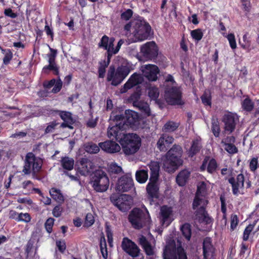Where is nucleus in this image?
Masks as SVG:
<instances>
[{
    "instance_id": "36",
    "label": "nucleus",
    "mask_w": 259,
    "mask_h": 259,
    "mask_svg": "<svg viewBox=\"0 0 259 259\" xmlns=\"http://www.w3.org/2000/svg\"><path fill=\"white\" fill-rule=\"evenodd\" d=\"M241 105L244 111L250 112L253 110L254 104L249 97H247L242 101Z\"/></svg>"
},
{
    "instance_id": "24",
    "label": "nucleus",
    "mask_w": 259,
    "mask_h": 259,
    "mask_svg": "<svg viewBox=\"0 0 259 259\" xmlns=\"http://www.w3.org/2000/svg\"><path fill=\"white\" fill-rule=\"evenodd\" d=\"M147 197L149 199L153 200L159 197V183H148L146 188Z\"/></svg>"
},
{
    "instance_id": "37",
    "label": "nucleus",
    "mask_w": 259,
    "mask_h": 259,
    "mask_svg": "<svg viewBox=\"0 0 259 259\" xmlns=\"http://www.w3.org/2000/svg\"><path fill=\"white\" fill-rule=\"evenodd\" d=\"M100 248L102 255L104 259H107L108 257V251L107 247V243L105 238L102 236L100 240Z\"/></svg>"
},
{
    "instance_id": "18",
    "label": "nucleus",
    "mask_w": 259,
    "mask_h": 259,
    "mask_svg": "<svg viewBox=\"0 0 259 259\" xmlns=\"http://www.w3.org/2000/svg\"><path fill=\"white\" fill-rule=\"evenodd\" d=\"M144 81L142 74L137 73H133L128 78L127 81L124 84L120 89L121 93H126L129 89L133 87L141 84Z\"/></svg>"
},
{
    "instance_id": "17",
    "label": "nucleus",
    "mask_w": 259,
    "mask_h": 259,
    "mask_svg": "<svg viewBox=\"0 0 259 259\" xmlns=\"http://www.w3.org/2000/svg\"><path fill=\"white\" fill-rule=\"evenodd\" d=\"M203 259H216V249L210 237H205L202 243Z\"/></svg>"
},
{
    "instance_id": "47",
    "label": "nucleus",
    "mask_w": 259,
    "mask_h": 259,
    "mask_svg": "<svg viewBox=\"0 0 259 259\" xmlns=\"http://www.w3.org/2000/svg\"><path fill=\"white\" fill-rule=\"evenodd\" d=\"M254 226V224L251 225L249 224L244 230L242 239L244 241H246L248 240L249 235L252 232Z\"/></svg>"
},
{
    "instance_id": "62",
    "label": "nucleus",
    "mask_w": 259,
    "mask_h": 259,
    "mask_svg": "<svg viewBox=\"0 0 259 259\" xmlns=\"http://www.w3.org/2000/svg\"><path fill=\"white\" fill-rule=\"evenodd\" d=\"M62 88V81L59 77L57 80H56V83L54 84V87L52 90V92L56 94L59 92Z\"/></svg>"
},
{
    "instance_id": "13",
    "label": "nucleus",
    "mask_w": 259,
    "mask_h": 259,
    "mask_svg": "<svg viewBox=\"0 0 259 259\" xmlns=\"http://www.w3.org/2000/svg\"><path fill=\"white\" fill-rule=\"evenodd\" d=\"M207 194V185L205 182L202 181L198 183L197 186V190L192 203V208L195 209L200 204L207 205L208 201L205 198L200 197H204Z\"/></svg>"
},
{
    "instance_id": "21",
    "label": "nucleus",
    "mask_w": 259,
    "mask_h": 259,
    "mask_svg": "<svg viewBox=\"0 0 259 259\" xmlns=\"http://www.w3.org/2000/svg\"><path fill=\"white\" fill-rule=\"evenodd\" d=\"M125 126H130L133 128L139 125V116L137 112L131 110H126L125 111Z\"/></svg>"
},
{
    "instance_id": "16",
    "label": "nucleus",
    "mask_w": 259,
    "mask_h": 259,
    "mask_svg": "<svg viewBox=\"0 0 259 259\" xmlns=\"http://www.w3.org/2000/svg\"><path fill=\"white\" fill-rule=\"evenodd\" d=\"M121 247L125 252L133 258L137 257L140 255L141 250L139 247L127 237H124L122 239Z\"/></svg>"
},
{
    "instance_id": "11",
    "label": "nucleus",
    "mask_w": 259,
    "mask_h": 259,
    "mask_svg": "<svg viewBox=\"0 0 259 259\" xmlns=\"http://www.w3.org/2000/svg\"><path fill=\"white\" fill-rule=\"evenodd\" d=\"M134 187L132 174L127 172L120 177L116 183V190L120 193L127 192Z\"/></svg>"
},
{
    "instance_id": "50",
    "label": "nucleus",
    "mask_w": 259,
    "mask_h": 259,
    "mask_svg": "<svg viewBox=\"0 0 259 259\" xmlns=\"http://www.w3.org/2000/svg\"><path fill=\"white\" fill-rule=\"evenodd\" d=\"M18 222H23L28 223L30 222L31 217L28 213H19Z\"/></svg>"
},
{
    "instance_id": "45",
    "label": "nucleus",
    "mask_w": 259,
    "mask_h": 259,
    "mask_svg": "<svg viewBox=\"0 0 259 259\" xmlns=\"http://www.w3.org/2000/svg\"><path fill=\"white\" fill-rule=\"evenodd\" d=\"M59 116L66 122H72V114L70 112L59 111Z\"/></svg>"
},
{
    "instance_id": "1",
    "label": "nucleus",
    "mask_w": 259,
    "mask_h": 259,
    "mask_svg": "<svg viewBox=\"0 0 259 259\" xmlns=\"http://www.w3.org/2000/svg\"><path fill=\"white\" fill-rule=\"evenodd\" d=\"M183 149L181 146L174 144L162 159L163 167L167 172H174L183 164Z\"/></svg>"
},
{
    "instance_id": "12",
    "label": "nucleus",
    "mask_w": 259,
    "mask_h": 259,
    "mask_svg": "<svg viewBox=\"0 0 259 259\" xmlns=\"http://www.w3.org/2000/svg\"><path fill=\"white\" fill-rule=\"evenodd\" d=\"M111 202L120 210L125 212L131 208V197L128 195L121 194L119 196L113 194L110 197Z\"/></svg>"
},
{
    "instance_id": "63",
    "label": "nucleus",
    "mask_w": 259,
    "mask_h": 259,
    "mask_svg": "<svg viewBox=\"0 0 259 259\" xmlns=\"http://www.w3.org/2000/svg\"><path fill=\"white\" fill-rule=\"evenodd\" d=\"M227 38L229 40L230 47L232 49H236L237 45L234 34L233 33L228 34L227 35Z\"/></svg>"
},
{
    "instance_id": "22",
    "label": "nucleus",
    "mask_w": 259,
    "mask_h": 259,
    "mask_svg": "<svg viewBox=\"0 0 259 259\" xmlns=\"http://www.w3.org/2000/svg\"><path fill=\"white\" fill-rule=\"evenodd\" d=\"M99 146L102 150L108 153H117L121 150L119 145L112 140H107L103 142H100L99 143Z\"/></svg>"
},
{
    "instance_id": "26",
    "label": "nucleus",
    "mask_w": 259,
    "mask_h": 259,
    "mask_svg": "<svg viewBox=\"0 0 259 259\" xmlns=\"http://www.w3.org/2000/svg\"><path fill=\"white\" fill-rule=\"evenodd\" d=\"M190 175V171L186 169L181 170L176 178L177 184L181 187L185 186L188 183Z\"/></svg>"
},
{
    "instance_id": "10",
    "label": "nucleus",
    "mask_w": 259,
    "mask_h": 259,
    "mask_svg": "<svg viewBox=\"0 0 259 259\" xmlns=\"http://www.w3.org/2000/svg\"><path fill=\"white\" fill-rule=\"evenodd\" d=\"M133 28L134 30L133 33L140 41L147 39L150 35L151 27L145 20L137 21L133 26Z\"/></svg>"
},
{
    "instance_id": "41",
    "label": "nucleus",
    "mask_w": 259,
    "mask_h": 259,
    "mask_svg": "<svg viewBox=\"0 0 259 259\" xmlns=\"http://www.w3.org/2000/svg\"><path fill=\"white\" fill-rule=\"evenodd\" d=\"M190 34L192 38L197 42L199 41L202 38L203 36V33L202 29L200 28L192 30L190 32Z\"/></svg>"
},
{
    "instance_id": "23",
    "label": "nucleus",
    "mask_w": 259,
    "mask_h": 259,
    "mask_svg": "<svg viewBox=\"0 0 259 259\" xmlns=\"http://www.w3.org/2000/svg\"><path fill=\"white\" fill-rule=\"evenodd\" d=\"M78 171L82 176H87L90 172L92 162L87 158H81L77 161Z\"/></svg>"
},
{
    "instance_id": "15",
    "label": "nucleus",
    "mask_w": 259,
    "mask_h": 259,
    "mask_svg": "<svg viewBox=\"0 0 259 259\" xmlns=\"http://www.w3.org/2000/svg\"><path fill=\"white\" fill-rule=\"evenodd\" d=\"M239 120V117L236 113L231 112L225 113L222 118L224 130L229 134L232 133L235 131Z\"/></svg>"
},
{
    "instance_id": "3",
    "label": "nucleus",
    "mask_w": 259,
    "mask_h": 259,
    "mask_svg": "<svg viewBox=\"0 0 259 259\" xmlns=\"http://www.w3.org/2000/svg\"><path fill=\"white\" fill-rule=\"evenodd\" d=\"M120 139L122 151L126 155H133L140 149L141 146V139L139 136L134 133H125Z\"/></svg>"
},
{
    "instance_id": "14",
    "label": "nucleus",
    "mask_w": 259,
    "mask_h": 259,
    "mask_svg": "<svg viewBox=\"0 0 259 259\" xmlns=\"http://www.w3.org/2000/svg\"><path fill=\"white\" fill-rule=\"evenodd\" d=\"M140 70L143 78L145 77L150 82L156 81L158 78V75L160 73V70L156 65L148 64L142 65Z\"/></svg>"
},
{
    "instance_id": "31",
    "label": "nucleus",
    "mask_w": 259,
    "mask_h": 259,
    "mask_svg": "<svg viewBox=\"0 0 259 259\" xmlns=\"http://www.w3.org/2000/svg\"><path fill=\"white\" fill-rule=\"evenodd\" d=\"M60 161L63 169L67 170L73 169L74 164V161L73 158L66 156L62 157Z\"/></svg>"
},
{
    "instance_id": "32",
    "label": "nucleus",
    "mask_w": 259,
    "mask_h": 259,
    "mask_svg": "<svg viewBox=\"0 0 259 259\" xmlns=\"http://www.w3.org/2000/svg\"><path fill=\"white\" fill-rule=\"evenodd\" d=\"M50 194L52 198L57 202L61 203L64 202V196L59 189L52 188L50 190Z\"/></svg>"
},
{
    "instance_id": "35",
    "label": "nucleus",
    "mask_w": 259,
    "mask_h": 259,
    "mask_svg": "<svg viewBox=\"0 0 259 259\" xmlns=\"http://www.w3.org/2000/svg\"><path fill=\"white\" fill-rule=\"evenodd\" d=\"M211 132L215 138L220 137L221 133V128L220 125V122L217 118H212L211 120Z\"/></svg>"
},
{
    "instance_id": "4",
    "label": "nucleus",
    "mask_w": 259,
    "mask_h": 259,
    "mask_svg": "<svg viewBox=\"0 0 259 259\" xmlns=\"http://www.w3.org/2000/svg\"><path fill=\"white\" fill-rule=\"evenodd\" d=\"M131 71L130 67L121 65L117 68L113 65H110L107 74L106 80L113 86H118L127 76Z\"/></svg>"
},
{
    "instance_id": "46",
    "label": "nucleus",
    "mask_w": 259,
    "mask_h": 259,
    "mask_svg": "<svg viewBox=\"0 0 259 259\" xmlns=\"http://www.w3.org/2000/svg\"><path fill=\"white\" fill-rule=\"evenodd\" d=\"M148 96L151 100H156L159 97V92L156 87H151L148 89Z\"/></svg>"
},
{
    "instance_id": "56",
    "label": "nucleus",
    "mask_w": 259,
    "mask_h": 259,
    "mask_svg": "<svg viewBox=\"0 0 259 259\" xmlns=\"http://www.w3.org/2000/svg\"><path fill=\"white\" fill-rule=\"evenodd\" d=\"M51 53L48 55L49 64L57 65L55 62V59L57 56V50L50 48Z\"/></svg>"
},
{
    "instance_id": "42",
    "label": "nucleus",
    "mask_w": 259,
    "mask_h": 259,
    "mask_svg": "<svg viewBox=\"0 0 259 259\" xmlns=\"http://www.w3.org/2000/svg\"><path fill=\"white\" fill-rule=\"evenodd\" d=\"M108 171L110 175L119 174L123 172L122 167L115 162H112L109 165Z\"/></svg>"
},
{
    "instance_id": "2",
    "label": "nucleus",
    "mask_w": 259,
    "mask_h": 259,
    "mask_svg": "<svg viewBox=\"0 0 259 259\" xmlns=\"http://www.w3.org/2000/svg\"><path fill=\"white\" fill-rule=\"evenodd\" d=\"M128 219L132 226L138 230L144 227L149 229L151 224V218L146 208L143 211L139 208H134L129 214Z\"/></svg>"
},
{
    "instance_id": "39",
    "label": "nucleus",
    "mask_w": 259,
    "mask_h": 259,
    "mask_svg": "<svg viewBox=\"0 0 259 259\" xmlns=\"http://www.w3.org/2000/svg\"><path fill=\"white\" fill-rule=\"evenodd\" d=\"M50 71H53L55 75L59 74V68L57 65L49 64L45 66L42 68V72L45 74H49Z\"/></svg>"
},
{
    "instance_id": "59",
    "label": "nucleus",
    "mask_w": 259,
    "mask_h": 259,
    "mask_svg": "<svg viewBox=\"0 0 259 259\" xmlns=\"http://www.w3.org/2000/svg\"><path fill=\"white\" fill-rule=\"evenodd\" d=\"M109 38L106 35L102 36L100 41L99 43V47L103 48L105 50L107 49L109 47H108V44L109 40Z\"/></svg>"
},
{
    "instance_id": "19",
    "label": "nucleus",
    "mask_w": 259,
    "mask_h": 259,
    "mask_svg": "<svg viewBox=\"0 0 259 259\" xmlns=\"http://www.w3.org/2000/svg\"><path fill=\"white\" fill-rule=\"evenodd\" d=\"M244 176L242 174H238L236 178L231 177L228 179V182L232 186V193L238 196L239 194V189L243 188L244 186Z\"/></svg>"
},
{
    "instance_id": "48",
    "label": "nucleus",
    "mask_w": 259,
    "mask_h": 259,
    "mask_svg": "<svg viewBox=\"0 0 259 259\" xmlns=\"http://www.w3.org/2000/svg\"><path fill=\"white\" fill-rule=\"evenodd\" d=\"M249 168L251 171L255 172L258 168V157H253L249 162Z\"/></svg>"
},
{
    "instance_id": "20",
    "label": "nucleus",
    "mask_w": 259,
    "mask_h": 259,
    "mask_svg": "<svg viewBox=\"0 0 259 259\" xmlns=\"http://www.w3.org/2000/svg\"><path fill=\"white\" fill-rule=\"evenodd\" d=\"M121 123H116L115 125L109 127L107 131V135L109 138L115 139L116 141L119 142L120 139L122 138V135L125 133L124 127V124L121 125Z\"/></svg>"
},
{
    "instance_id": "40",
    "label": "nucleus",
    "mask_w": 259,
    "mask_h": 259,
    "mask_svg": "<svg viewBox=\"0 0 259 259\" xmlns=\"http://www.w3.org/2000/svg\"><path fill=\"white\" fill-rule=\"evenodd\" d=\"M35 242V239L32 238L30 239L27 242L25 249L26 258H28L29 256L31 255L34 248Z\"/></svg>"
},
{
    "instance_id": "51",
    "label": "nucleus",
    "mask_w": 259,
    "mask_h": 259,
    "mask_svg": "<svg viewBox=\"0 0 259 259\" xmlns=\"http://www.w3.org/2000/svg\"><path fill=\"white\" fill-rule=\"evenodd\" d=\"M243 43L241 44V46L242 48L244 50H250V47L251 46V40L247 37V34L246 33L243 36Z\"/></svg>"
},
{
    "instance_id": "61",
    "label": "nucleus",
    "mask_w": 259,
    "mask_h": 259,
    "mask_svg": "<svg viewBox=\"0 0 259 259\" xmlns=\"http://www.w3.org/2000/svg\"><path fill=\"white\" fill-rule=\"evenodd\" d=\"M63 208L60 205H56L52 210V214L55 218L61 217L63 212Z\"/></svg>"
},
{
    "instance_id": "33",
    "label": "nucleus",
    "mask_w": 259,
    "mask_h": 259,
    "mask_svg": "<svg viewBox=\"0 0 259 259\" xmlns=\"http://www.w3.org/2000/svg\"><path fill=\"white\" fill-rule=\"evenodd\" d=\"M135 176L136 180L138 183L144 184L148 178V170L145 169L138 170L136 171Z\"/></svg>"
},
{
    "instance_id": "57",
    "label": "nucleus",
    "mask_w": 259,
    "mask_h": 259,
    "mask_svg": "<svg viewBox=\"0 0 259 259\" xmlns=\"http://www.w3.org/2000/svg\"><path fill=\"white\" fill-rule=\"evenodd\" d=\"M94 222L95 219L93 214L91 213H88L85 216L84 225L90 227L94 224Z\"/></svg>"
},
{
    "instance_id": "7",
    "label": "nucleus",
    "mask_w": 259,
    "mask_h": 259,
    "mask_svg": "<svg viewBox=\"0 0 259 259\" xmlns=\"http://www.w3.org/2000/svg\"><path fill=\"white\" fill-rule=\"evenodd\" d=\"M158 54V48L153 41L147 42L140 47V54L137 58L140 61H151L155 60Z\"/></svg>"
},
{
    "instance_id": "5",
    "label": "nucleus",
    "mask_w": 259,
    "mask_h": 259,
    "mask_svg": "<svg viewBox=\"0 0 259 259\" xmlns=\"http://www.w3.org/2000/svg\"><path fill=\"white\" fill-rule=\"evenodd\" d=\"M90 184L97 192L106 191L109 185V180L106 173L101 169L96 170L90 175Z\"/></svg>"
},
{
    "instance_id": "43",
    "label": "nucleus",
    "mask_w": 259,
    "mask_h": 259,
    "mask_svg": "<svg viewBox=\"0 0 259 259\" xmlns=\"http://www.w3.org/2000/svg\"><path fill=\"white\" fill-rule=\"evenodd\" d=\"M85 150L90 153H97L101 148L99 146L94 143H90L85 146Z\"/></svg>"
},
{
    "instance_id": "58",
    "label": "nucleus",
    "mask_w": 259,
    "mask_h": 259,
    "mask_svg": "<svg viewBox=\"0 0 259 259\" xmlns=\"http://www.w3.org/2000/svg\"><path fill=\"white\" fill-rule=\"evenodd\" d=\"M150 172H159L160 166L159 162L157 161H152L148 164Z\"/></svg>"
},
{
    "instance_id": "64",
    "label": "nucleus",
    "mask_w": 259,
    "mask_h": 259,
    "mask_svg": "<svg viewBox=\"0 0 259 259\" xmlns=\"http://www.w3.org/2000/svg\"><path fill=\"white\" fill-rule=\"evenodd\" d=\"M12 58L13 53L10 50H8L5 54L4 57L3 58V63L6 65H8L10 63Z\"/></svg>"
},
{
    "instance_id": "44",
    "label": "nucleus",
    "mask_w": 259,
    "mask_h": 259,
    "mask_svg": "<svg viewBox=\"0 0 259 259\" xmlns=\"http://www.w3.org/2000/svg\"><path fill=\"white\" fill-rule=\"evenodd\" d=\"M218 167V164L216 160L214 158H211L209 161L207 167V171L209 174L214 173Z\"/></svg>"
},
{
    "instance_id": "30",
    "label": "nucleus",
    "mask_w": 259,
    "mask_h": 259,
    "mask_svg": "<svg viewBox=\"0 0 259 259\" xmlns=\"http://www.w3.org/2000/svg\"><path fill=\"white\" fill-rule=\"evenodd\" d=\"M206 205H203L202 204V205L198 208L197 212L198 214L201 215L202 222L205 223L206 224H210L213 222V219L209 216L206 211Z\"/></svg>"
},
{
    "instance_id": "29",
    "label": "nucleus",
    "mask_w": 259,
    "mask_h": 259,
    "mask_svg": "<svg viewBox=\"0 0 259 259\" xmlns=\"http://www.w3.org/2000/svg\"><path fill=\"white\" fill-rule=\"evenodd\" d=\"M135 106L138 108L141 113L145 117L151 115V110L149 104L145 102L140 101L139 102H136Z\"/></svg>"
},
{
    "instance_id": "28",
    "label": "nucleus",
    "mask_w": 259,
    "mask_h": 259,
    "mask_svg": "<svg viewBox=\"0 0 259 259\" xmlns=\"http://www.w3.org/2000/svg\"><path fill=\"white\" fill-rule=\"evenodd\" d=\"M201 149V145L198 139L192 141L191 146L187 151V154L189 157L192 158L198 154Z\"/></svg>"
},
{
    "instance_id": "54",
    "label": "nucleus",
    "mask_w": 259,
    "mask_h": 259,
    "mask_svg": "<svg viewBox=\"0 0 259 259\" xmlns=\"http://www.w3.org/2000/svg\"><path fill=\"white\" fill-rule=\"evenodd\" d=\"M202 103L205 106H211V97L210 95H207L206 93L203 94L201 97Z\"/></svg>"
},
{
    "instance_id": "27",
    "label": "nucleus",
    "mask_w": 259,
    "mask_h": 259,
    "mask_svg": "<svg viewBox=\"0 0 259 259\" xmlns=\"http://www.w3.org/2000/svg\"><path fill=\"white\" fill-rule=\"evenodd\" d=\"M172 213V210L170 207L164 205L160 209L161 222L162 226H168L170 221H169L170 216Z\"/></svg>"
},
{
    "instance_id": "52",
    "label": "nucleus",
    "mask_w": 259,
    "mask_h": 259,
    "mask_svg": "<svg viewBox=\"0 0 259 259\" xmlns=\"http://www.w3.org/2000/svg\"><path fill=\"white\" fill-rule=\"evenodd\" d=\"M239 223V219L236 214H232L231 216V225L230 230L231 231H234L238 226Z\"/></svg>"
},
{
    "instance_id": "34",
    "label": "nucleus",
    "mask_w": 259,
    "mask_h": 259,
    "mask_svg": "<svg viewBox=\"0 0 259 259\" xmlns=\"http://www.w3.org/2000/svg\"><path fill=\"white\" fill-rule=\"evenodd\" d=\"M180 126V123L173 121H168L162 127L164 132H173L176 131Z\"/></svg>"
},
{
    "instance_id": "25",
    "label": "nucleus",
    "mask_w": 259,
    "mask_h": 259,
    "mask_svg": "<svg viewBox=\"0 0 259 259\" xmlns=\"http://www.w3.org/2000/svg\"><path fill=\"white\" fill-rule=\"evenodd\" d=\"M174 140V139L172 136L163 134L157 143V148L161 151H165L167 149V147L170 144L173 143Z\"/></svg>"
},
{
    "instance_id": "55",
    "label": "nucleus",
    "mask_w": 259,
    "mask_h": 259,
    "mask_svg": "<svg viewBox=\"0 0 259 259\" xmlns=\"http://www.w3.org/2000/svg\"><path fill=\"white\" fill-rule=\"evenodd\" d=\"M225 146V150L229 154H233L238 152V148L234 145L232 144H227L224 145Z\"/></svg>"
},
{
    "instance_id": "49",
    "label": "nucleus",
    "mask_w": 259,
    "mask_h": 259,
    "mask_svg": "<svg viewBox=\"0 0 259 259\" xmlns=\"http://www.w3.org/2000/svg\"><path fill=\"white\" fill-rule=\"evenodd\" d=\"M55 219L53 218H48L45 223V227L47 232L51 233L53 231V227L54 224Z\"/></svg>"
},
{
    "instance_id": "53",
    "label": "nucleus",
    "mask_w": 259,
    "mask_h": 259,
    "mask_svg": "<svg viewBox=\"0 0 259 259\" xmlns=\"http://www.w3.org/2000/svg\"><path fill=\"white\" fill-rule=\"evenodd\" d=\"M56 245L59 251L61 253H64L66 249V245L64 240H58L56 241Z\"/></svg>"
},
{
    "instance_id": "60",
    "label": "nucleus",
    "mask_w": 259,
    "mask_h": 259,
    "mask_svg": "<svg viewBox=\"0 0 259 259\" xmlns=\"http://www.w3.org/2000/svg\"><path fill=\"white\" fill-rule=\"evenodd\" d=\"M133 15V11L130 9H127L126 11L121 14V19L125 21L130 20Z\"/></svg>"
},
{
    "instance_id": "9",
    "label": "nucleus",
    "mask_w": 259,
    "mask_h": 259,
    "mask_svg": "<svg viewBox=\"0 0 259 259\" xmlns=\"http://www.w3.org/2000/svg\"><path fill=\"white\" fill-rule=\"evenodd\" d=\"M163 256V259H188L182 246L176 247L174 242L165 246Z\"/></svg>"
},
{
    "instance_id": "8",
    "label": "nucleus",
    "mask_w": 259,
    "mask_h": 259,
    "mask_svg": "<svg viewBox=\"0 0 259 259\" xmlns=\"http://www.w3.org/2000/svg\"><path fill=\"white\" fill-rule=\"evenodd\" d=\"M164 98L167 103L170 105L185 104V102L182 100V92L181 89L177 87L166 89L164 92Z\"/></svg>"
},
{
    "instance_id": "6",
    "label": "nucleus",
    "mask_w": 259,
    "mask_h": 259,
    "mask_svg": "<svg viewBox=\"0 0 259 259\" xmlns=\"http://www.w3.org/2000/svg\"><path fill=\"white\" fill-rule=\"evenodd\" d=\"M42 165V160L40 158L36 157L32 152H28L25 156L22 172L25 175L32 173L34 176L40 171Z\"/></svg>"
},
{
    "instance_id": "38",
    "label": "nucleus",
    "mask_w": 259,
    "mask_h": 259,
    "mask_svg": "<svg viewBox=\"0 0 259 259\" xmlns=\"http://www.w3.org/2000/svg\"><path fill=\"white\" fill-rule=\"evenodd\" d=\"M183 235L186 239L189 240L191 237V226L189 223H185L181 227Z\"/></svg>"
}]
</instances>
